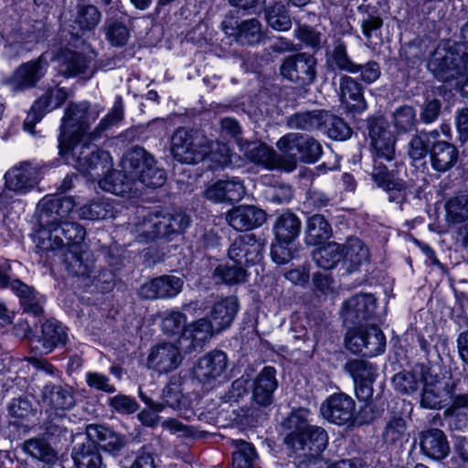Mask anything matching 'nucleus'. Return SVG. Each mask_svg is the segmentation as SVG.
I'll use <instances>...</instances> for the list:
<instances>
[{"label": "nucleus", "instance_id": "nucleus-1", "mask_svg": "<svg viewBox=\"0 0 468 468\" xmlns=\"http://www.w3.org/2000/svg\"><path fill=\"white\" fill-rule=\"evenodd\" d=\"M76 202L72 197L43 198L38 204L39 218L47 229L39 232L46 250L67 248L69 270L77 276H86L90 267L83 262L86 246L82 243L85 229L76 222L67 221Z\"/></svg>", "mask_w": 468, "mask_h": 468}, {"label": "nucleus", "instance_id": "nucleus-50", "mask_svg": "<svg viewBox=\"0 0 468 468\" xmlns=\"http://www.w3.org/2000/svg\"><path fill=\"white\" fill-rule=\"evenodd\" d=\"M214 276L227 284H236L246 281V271L239 266L221 264L214 271Z\"/></svg>", "mask_w": 468, "mask_h": 468}, {"label": "nucleus", "instance_id": "nucleus-22", "mask_svg": "<svg viewBox=\"0 0 468 468\" xmlns=\"http://www.w3.org/2000/svg\"><path fill=\"white\" fill-rule=\"evenodd\" d=\"M184 281L174 275H163L145 282L140 295L145 299L174 298L182 291Z\"/></svg>", "mask_w": 468, "mask_h": 468}, {"label": "nucleus", "instance_id": "nucleus-28", "mask_svg": "<svg viewBox=\"0 0 468 468\" xmlns=\"http://www.w3.org/2000/svg\"><path fill=\"white\" fill-rule=\"evenodd\" d=\"M420 441L422 453L431 459L442 460L449 454V442L443 431L439 429L423 431Z\"/></svg>", "mask_w": 468, "mask_h": 468}, {"label": "nucleus", "instance_id": "nucleus-61", "mask_svg": "<svg viewBox=\"0 0 468 468\" xmlns=\"http://www.w3.org/2000/svg\"><path fill=\"white\" fill-rule=\"evenodd\" d=\"M394 122L396 127L402 131H410L415 124V112L410 106H404L398 109L394 113Z\"/></svg>", "mask_w": 468, "mask_h": 468}, {"label": "nucleus", "instance_id": "nucleus-7", "mask_svg": "<svg viewBox=\"0 0 468 468\" xmlns=\"http://www.w3.org/2000/svg\"><path fill=\"white\" fill-rule=\"evenodd\" d=\"M239 311V303L234 297H225L215 302L208 313L207 318L197 320L195 330L196 339L203 341V344L211 338L214 334H218L229 328Z\"/></svg>", "mask_w": 468, "mask_h": 468}, {"label": "nucleus", "instance_id": "nucleus-26", "mask_svg": "<svg viewBox=\"0 0 468 468\" xmlns=\"http://www.w3.org/2000/svg\"><path fill=\"white\" fill-rule=\"evenodd\" d=\"M339 96L341 103L349 112H361L367 109L362 85L349 76L340 78Z\"/></svg>", "mask_w": 468, "mask_h": 468}, {"label": "nucleus", "instance_id": "nucleus-42", "mask_svg": "<svg viewBox=\"0 0 468 468\" xmlns=\"http://www.w3.org/2000/svg\"><path fill=\"white\" fill-rule=\"evenodd\" d=\"M237 451L233 453L232 468H254L257 453L252 444L242 441H233Z\"/></svg>", "mask_w": 468, "mask_h": 468}, {"label": "nucleus", "instance_id": "nucleus-30", "mask_svg": "<svg viewBox=\"0 0 468 468\" xmlns=\"http://www.w3.org/2000/svg\"><path fill=\"white\" fill-rule=\"evenodd\" d=\"M43 404L54 410H68L75 405L73 389L69 386L47 384L42 390Z\"/></svg>", "mask_w": 468, "mask_h": 468}, {"label": "nucleus", "instance_id": "nucleus-62", "mask_svg": "<svg viewBox=\"0 0 468 468\" xmlns=\"http://www.w3.org/2000/svg\"><path fill=\"white\" fill-rule=\"evenodd\" d=\"M65 59L64 73L68 76L82 73L87 68V61L80 54L68 52L65 55Z\"/></svg>", "mask_w": 468, "mask_h": 468}, {"label": "nucleus", "instance_id": "nucleus-25", "mask_svg": "<svg viewBox=\"0 0 468 468\" xmlns=\"http://www.w3.org/2000/svg\"><path fill=\"white\" fill-rule=\"evenodd\" d=\"M245 194L243 183L237 177L218 180L204 192L207 199L212 202L239 201Z\"/></svg>", "mask_w": 468, "mask_h": 468}, {"label": "nucleus", "instance_id": "nucleus-48", "mask_svg": "<svg viewBox=\"0 0 468 468\" xmlns=\"http://www.w3.org/2000/svg\"><path fill=\"white\" fill-rule=\"evenodd\" d=\"M447 221L452 224L460 223L468 218V195L451 199L446 204Z\"/></svg>", "mask_w": 468, "mask_h": 468}, {"label": "nucleus", "instance_id": "nucleus-64", "mask_svg": "<svg viewBox=\"0 0 468 468\" xmlns=\"http://www.w3.org/2000/svg\"><path fill=\"white\" fill-rule=\"evenodd\" d=\"M296 36L302 42L312 48L318 47L321 42L320 34L308 27H300Z\"/></svg>", "mask_w": 468, "mask_h": 468}, {"label": "nucleus", "instance_id": "nucleus-43", "mask_svg": "<svg viewBox=\"0 0 468 468\" xmlns=\"http://www.w3.org/2000/svg\"><path fill=\"white\" fill-rule=\"evenodd\" d=\"M327 64L333 69L345 70L352 74L357 73V63L353 62L348 57L346 47L342 42L335 46L327 58Z\"/></svg>", "mask_w": 468, "mask_h": 468}, {"label": "nucleus", "instance_id": "nucleus-52", "mask_svg": "<svg viewBox=\"0 0 468 468\" xmlns=\"http://www.w3.org/2000/svg\"><path fill=\"white\" fill-rule=\"evenodd\" d=\"M366 343L367 346L365 350V356H378L385 349V335L382 331L376 325H371L368 329H367Z\"/></svg>", "mask_w": 468, "mask_h": 468}, {"label": "nucleus", "instance_id": "nucleus-5", "mask_svg": "<svg viewBox=\"0 0 468 468\" xmlns=\"http://www.w3.org/2000/svg\"><path fill=\"white\" fill-rule=\"evenodd\" d=\"M370 147L373 157L371 177L377 186L388 193L389 201H399L405 196V183L388 171L384 161L395 156L396 139L384 120H375L369 125Z\"/></svg>", "mask_w": 468, "mask_h": 468}, {"label": "nucleus", "instance_id": "nucleus-44", "mask_svg": "<svg viewBox=\"0 0 468 468\" xmlns=\"http://www.w3.org/2000/svg\"><path fill=\"white\" fill-rule=\"evenodd\" d=\"M236 37L241 44L259 43L263 37L261 23L255 18L242 21L237 27Z\"/></svg>", "mask_w": 468, "mask_h": 468}, {"label": "nucleus", "instance_id": "nucleus-37", "mask_svg": "<svg viewBox=\"0 0 468 468\" xmlns=\"http://www.w3.org/2000/svg\"><path fill=\"white\" fill-rule=\"evenodd\" d=\"M406 420L394 415L387 421L383 431V440L387 444L402 446L409 441V432Z\"/></svg>", "mask_w": 468, "mask_h": 468}, {"label": "nucleus", "instance_id": "nucleus-56", "mask_svg": "<svg viewBox=\"0 0 468 468\" xmlns=\"http://www.w3.org/2000/svg\"><path fill=\"white\" fill-rule=\"evenodd\" d=\"M4 24V17H0V35L8 42V45L5 47L6 53L12 48H22L24 39L21 32L16 29V24L12 22L8 27H5Z\"/></svg>", "mask_w": 468, "mask_h": 468}, {"label": "nucleus", "instance_id": "nucleus-19", "mask_svg": "<svg viewBox=\"0 0 468 468\" xmlns=\"http://www.w3.org/2000/svg\"><path fill=\"white\" fill-rule=\"evenodd\" d=\"M66 340L67 333L62 324L56 320H48L41 326V337L31 338L29 346L36 354L47 355L59 345H64Z\"/></svg>", "mask_w": 468, "mask_h": 468}, {"label": "nucleus", "instance_id": "nucleus-10", "mask_svg": "<svg viewBox=\"0 0 468 468\" xmlns=\"http://www.w3.org/2000/svg\"><path fill=\"white\" fill-rule=\"evenodd\" d=\"M48 68V61L47 55L42 54L36 59L19 65L14 72L5 79V83L13 92L30 90L37 86L39 80L45 76Z\"/></svg>", "mask_w": 468, "mask_h": 468}, {"label": "nucleus", "instance_id": "nucleus-36", "mask_svg": "<svg viewBox=\"0 0 468 468\" xmlns=\"http://www.w3.org/2000/svg\"><path fill=\"white\" fill-rule=\"evenodd\" d=\"M429 369L423 367H415L410 372H402L394 376L393 384L400 393L410 394L418 390L422 385Z\"/></svg>", "mask_w": 468, "mask_h": 468}, {"label": "nucleus", "instance_id": "nucleus-13", "mask_svg": "<svg viewBox=\"0 0 468 468\" xmlns=\"http://www.w3.org/2000/svg\"><path fill=\"white\" fill-rule=\"evenodd\" d=\"M316 59L312 55L300 53L287 57L281 68V74L294 82L302 85L311 84L316 75Z\"/></svg>", "mask_w": 468, "mask_h": 468}, {"label": "nucleus", "instance_id": "nucleus-41", "mask_svg": "<svg viewBox=\"0 0 468 468\" xmlns=\"http://www.w3.org/2000/svg\"><path fill=\"white\" fill-rule=\"evenodd\" d=\"M343 258L348 268H356L368 261V249L357 238H350L343 248Z\"/></svg>", "mask_w": 468, "mask_h": 468}, {"label": "nucleus", "instance_id": "nucleus-12", "mask_svg": "<svg viewBox=\"0 0 468 468\" xmlns=\"http://www.w3.org/2000/svg\"><path fill=\"white\" fill-rule=\"evenodd\" d=\"M428 67L434 76L442 81L455 78L464 69L463 59L456 53V49L446 45H440L437 48Z\"/></svg>", "mask_w": 468, "mask_h": 468}, {"label": "nucleus", "instance_id": "nucleus-63", "mask_svg": "<svg viewBox=\"0 0 468 468\" xmlns=\"http://www.w3.org/2000/svg\"><path fill=\"white\" fill-rule=\"evenodd\" d=\"M360 73V79L366 84H371L378 80L381 75V69L378 62L374 60L367 61L366 64H357V73Z\"/></svg>", "mask_w": 468, "mask_h": 468}, {"label": "nucleus", "instance_id": "nucleus-59", "mask_svg": "<svg viewBox=\"0 0 468 468\" xmlns=\"http://www.w3.org/2000/svg\"><path fill=\"white\" fill-rule=\"evenodd\" d=\"M367 328H358L349 331L346 336V346L353 353H361L365 356Z\"/></svg>", "mask_w": 468, "mask_h": 468}, {"label": "nucleus", "instance_id": "nucleus-3", "mask_svg": "<svg viewBox=\"0 0 468 468\" xmlns=\"http://www.w3.org/2000/svg\"><path fill=\"white\" fill-rule=\"evenodd\" d=\"M311 413L306 409L293 410L283 421L284 443L295 452H303L306 468H363L361 458L341 459L330 464L319 458L327 447L328 435L324 429L312 425Z\"/></svg>", "mask_w": 468, "mask_h": 468}, {"label": "nucleus", "instance_id": "nucleus-17", "mask_svg": "<svg viewBox=\"0 0 468 468\" xmlns=\"http://www.w3.org/2000/svg\"><path fill=\"white\" fill-rule=\"evenodd\" d=\"M182 356L177 346L172 343H160L154 346L147 356V367L160 374L168 373L178 367Z\"/></svg>", "mask_w": 468, "mask_h": 468}, {"label": "nucleus", "instance_id": "nucleus-4", "mask_svg": "<svg viewBox=\"0 0 468 468\" xmlns=\"http://www.w3.org/2000/svg\"><path fill=\"white\" fill-rule=\"evenodd\" d=\"M122 170L105 171V176L99 181L100 187L113 195L133 197L143 186H162L166 179L165 172L155 165L152 154L142 147L127 151L121 162Z\"/></svg>", "mask_w": 468, "mask_h": 468}, {"label": "nucleus", "instance_id": "nucleus-49", "mask_svg": "<svg viewBox=\"0 0 468 468\" xmlns=\"http://www.w3.org/2000/svg\"><path fill=\"white\" fill-rule=\"evenodd\" d=\"M368 6H360L359 12L362 16L360 18L361 31L365 37L369 41L373 37L378 36V31L382 27V19L375 11L369 13L367 11Z\"/></svg>", "mask_w": 468, "mask_h": 468}, {"label": "nucleus", "instance_id": "nucleus-27", "mask_svg": "<svg viewBox=\"0 0 468 468\" xmlns=\"http://www.w3.org/2000/svg\"><path fill=\"white\" fill-rule=\"evenodd\" d=\"M173 223L167 216L149 213L135 226V231L143 240H151L157 237H169Z\"/></svg>", "mask_w": 468, "mask_h": 468}, {"label": "nucleus", "instance_id": "nucleus-6", "mask_svg": "<svg viewBox=\"0 0 468 468\" xmlns=\"http://www.w3.org/2000/svg\"><path fill=\"white\" fill-rule=\"evenodd\" d=\"M171 152L178 162L197 164L206 157L213 167H225L231 163L229 147L218 142H209L199 131L177 129L171 139Z\"/></svg>", "mask_w": 468, "mask_h": 468}, {"label": "nucleus", "instance_id": "nucleus-55", "mask_svg": "<svg viewBox=\"0 0 468 468\" xmlns=\"http://www.w3.org/2000/svg\"><path fill=\"white\" fill-rule=\"evenodd\" d=\"M101 13L94 5L80 7L76 17V23L83 30L93 29L101 21Z\"/></svg>", "mask_w": 468, "mask_h": 468}, {"label": "nucleus", "instance_id": "nucleus-23", "mask_svg": "<svg viewBox=\"0 0 468 468\" xmlns=\"http://www.w3.org/2000/svg\"><path fill=\"white\" fill-rule=\"evenodd\" d=\"M68 93L62 88L52 89L46 95L40 97L33 104L30 112L24 122L25 130L33 133L34 125L42 119L44 114L58 108L66 101Z\"/></svg>", "mask_w": 468, "mask_h": 468}, {"label": "nucleus", "instance_id": "nucleus-9", "mask_svg": "<svg viewBox=\"0 0 468 468\" xmlns=\"http://www.w3.org/2000/svg\"><path fill=\"white\" fill-rule=\"evenodd\" d=\"M277 147L283 153L282 160L285 163H282V169L288 172L296 167L298 159L314 163L322 154V147L314 139L296 133L282 137Z\"/></svg>", "mask_w": 468, "mask_h": 468}, {"label": "nucleus", "instance_id": "nucleus-21", "mask_svg": "<svg viewBox=\"0 0 468 468\" xmlns=\"http://www.w3.org/2000/svg\"><path fill=\"white\" fill-rule=\"evenodd\" d=\"M266 218L265 211L252 205L235 207L226 215L228 223L239 231L257 229L266 221Z\"/></svg>", "mask_w": 468, "mask_h": 468}, {"label": "nucleus", "instance_id": "nucleus-8", "mask_svg": "<svg viewBox=\"0 0 468 468\" xmlns=\"http://www.w3.org/2000/svg\"><path fill=\"white\" fill-rule=\"evenodd\" d=\"M302 229L300 218L292 212L278 216L273 224L275 241L271 246L272 260L278 264H284L292 259V245L299 237Z\"/></svg>", "mask_w": 468, "mask_h": 468}, {"label": "nucleus", "instance_id": "nucleus-15", "mask_svg": "<svg viewBox=\"0 0 468 468\" xmlns=\"http://www.w3.org/2000/svg\"><path fill=\"white\" fill-rule=\"evenodd\" d=\"M422 387L420 404L424 408H441L452 398L450 383L430 370L426 373Z\"/></svg>", "mask_w": 468, "mask_h": 468}, {"label": "nucleus", "instance_id": "nucleus-53", "mask_svg": "<svg viewBox=\"0 0 468 468\" xmlns=\"http://www.w3.org/2000/svg\"><path fill=\"white\" fill-rule=\"evenodd\" d=\"M123 109L121 99L116 101L112 111L100 122L96 131L88 135L89 139L95 140L99 133L116 124L122 119Z\"/></svg>", "mask_w": 468, "mask_h": 468}, {"label": "nucleus", "instance_id": "nucleus-29", "mask_svg": "<svg viewBox=\"0 0 468 468\" xmlns=\"http://www.w3.org/2000/svg\"><path fill=\"white\" fill-rule=\"evenodd\" d=\"M278 387L276 370L272 367H265L254 380L252 397L254 401L261 406H267L272 401V394Z\"/></svg>", "mask_w": 468, "mask_h": 468}, {"label": "nucleus", "instance_id": "nucleus-46", "mask_svg": "<svg viewBox=\"0 0 468 468\" xmlns=\"http://www.w3.org/2000/svg\"><path fill=\"white\" fill-rule=\"evenodd\" d=\"M24 451L33 458L45 463H52L57 459L55 451L40 439H31L25 441Z\"/></svg>", "mask_w": 468, "mask_h": 468}, {"label": "nucleus", "instance_id": "nucleus-60", "mask_svg": "<svg viewBox=\"0 0 468 468\" xmlns=\"http://www.w3.org/2000/svg\"><path fill=\"white\" fill-rule=\"evenodd\" d=\"M87 385L96 390L105 393H114L116 388L110 383V378L99 372H87L85 374Z\"/></svg>", "mask_w": 468, "mask_h": 468}, {"label": "nucleus", "instance_id": "nucleus-51", "mask_svg": "<svg viewBox=\"0 0 468 468\" xmlns=\"http://www.w3.org/2000/svg\"><path fill=\"white\" fill-rule=\"evenodd\" d=\"M438 136V132L432 131L430 133H420L413 137L410 143V156L413 160H420L425 157L428 153L429 144L431 143V139L435 140Z\"/></svg>", "mask_w": 468, "mask_h": 468}, {"label": "nucleus", "instance_id": "nucleus-34", "mask_svg": "<svg viewBox=\"0 0 468 468\" xmlns=\"http://www.w3.org/2000/svg\"><path fill=\"white\" fill-rule=\"evenodd\" d=\"M456 148L446 142H437L431 151V164L434 169L444 172L451 168L457 161Z\"/></svg>", "mask_w": 468, "mask_h": 468}, {"label": "nucleus", "instance_id": "nucleus-16", "mask_svg": "<svg viewBox=\"0 0 468 468\" xmlns=\"http://www.w3.org/2000/svg\"><path fill=\"white\" fill-rule=\"evenodd\" d=\"M356 403L354 399L344 394L336 393L328 397L321 405L322 416L328 421L343 425L352 420Z\"/></svg>", "mask_w": 468, "mask_h": 468}, {"label": "nucleus", "instance_id": "nucleus-2", "mask_svg": "<svg viewBox=\"0 0 468 468\" xmlns=\"http://www.w3.org/2000/svg\"><path fill=\"white\" fill-rule=\"evenodd\" d=\"M97 107L87 102L70 103L65 112L58 140L59 154L83 173L93 178L101 176L112 167V157L108 152L96 149L85 142L87 130L99 116Z\"/></svg>", "mask_w": 468, "mask_h": 468}, {"label": "nucleus", "instance_id": "nucleus-47", "mask_svg": "<svg viewBox=\"0 0 468 468\" xmlns=\"http://www.w3.org/2000/svg\"><path fill=\"white\" fill-rule=\"evenodd\" d=\"M266 19L271 27L279 31L291 28L292 21L283 4H275L266 10Z\"/></svg>", "mask_w": 468, "mask_h": 468}, {"label": "nucleus", "instance_id": "nucleus-14", "mask_svg": "<svg viewBox=\"0 0 468 468\" xmlns=\"http://www.w3.org/2000/svg\"><path fill=\"white\" fill-rule=\"evenodd\" d=\"M264 244L254 234L238 237L229 249V258L239 265H254L262 260Z\"/></svg>", "mask_w": 468, "mask_h": 468}, {"label": "nucleus", "instance_id": "nucleus-32", "mask_svg": "<svg viewBox=\"0 0 468 468\" xmlns=\"http://www.w3.org/2000/svg\"><path fill=\"white\" fill-rule=\"evenodd\" d=\"M87 435L99 447L110 452H117L124 445V439L121 435L104 426H88Z\"/></svg>", "mask_w": 468, "mask_h": 468}, {"label": "nucleus", "instance_id": "nucleus-35", "mask_svg": "<svg viewBox=\"0 0 468 468\" xmlns=\"http://www.w3.org/2000/svg\"><path fill=\"white\" fill-rule=\"evenodd\" d=\"M77 212L82 219L96 220L113 218L117 210L110 199L99 198L81 206Z\"/></svg>", "mask_w": 468, "mask_h": 468}, {"label": "nucleus", "instance_id": "nucleus-39", "mask_svg": "<svg viewBox=\"0 0 468 468\" xmlns=\"http://www.w3.org/2000/svg\"><path fill=\"white\" fill-rule=\"evenodd\" d=\"M332 229L324 216L315 214L308 218L305 242L308 245H318L330 238Z\"/></svg>", "mask_w": 468, "mask_h": 468}, {"label": "nucleus", "instance_id": "nucleus-45", "mask_svg": "<svg viewBox=\"0 0 468 468\" xmlns=\"http://www.w3.org/2000/svg\"><path fill=\"white\" fill-rule=\"evenodd\" d=\"M162 400L164 407L168 406L173 409H180L186 405V399L183 394L181 380L178 377H172L170 378V381L163 389Z\"/></svg>", "mask_w": 468, "mask_h": 468}, {"label": "nucleus", "instance_id": "nucleus-57", "mask_svg": "<svg viewBox=\"0 0 468 468\" xmlns=\"http://www.w3.org/2000/svg\"><path fill=\"white\" fill-rule=\"evenodd\" d=\"M328 136L335 140H346L351 136V129L339 117L331 116L325 121Z\"/></svg>", "mask_w": 468, "mask_h": 468}, {"label": "nucleus", "instance_id": "nucleus-31", "mask_svg": "<svg viewBox=\"0 0 468 468\" xmlns=\"http://www.w3.org/2000/svg\"><path fill=\"white\" fill-rule=\"evenodd\" d=\"M240 149L251 162L268 168L278 166L282 169V163H285L282 160L283 154L276 157L272 150L263 144L246 143L240 145Z\"/></svg>", "mask_w": 468, "mask_h": 468}, {"label": "nucleus", "instance_id": "nucleus-33", "mask_svg": "<svg viewBox=\"0 0 468 468\" xmlns=\"http://www.w3.org/2000/svg\"><path fill=\"white\" fill-rule=\"evenodd\" d=\"M71 456L77 468H101L102 462L98 446L90 439L74 446Z\"/></svg>", "mask_w": 468, "mask_h": 468}, {"label": "nucleus", "instance_id": "nucleus-58", "mask_svg": "<svg viewBox=\"0 0 468 468\" xmlns=\"http://www.w3.org/2000/svg\"><path fill=\"white\" fill-rule=\"evenodd\" d=\"M129 35V30L125 25L119 22H108L106 37L112 45L123 46L126 44Z\"/></svg>", "mask_w": 468, "mask_h": 468}, {"label": "nucleus", "instance_id": "nucleus-54", "mask_svg": "<svg viewBox=\"0 0 468 468\" xmlns=\"http://www.w3.org/2000/svg\"><path fill=\"white\" fill-rule=\"evenodd\" d=\"M108 405L112 411L128 415L138 410V404L134 398L123 394H118L108 399Z\"/></svg>", "mask_w": 468, "mask_h": 468}, {"label": "nucleus", "instance_id": "nucleus-20", "mask_svg": "<svg viewBox=\"0 0 468 468\" xmlns=\"http://www.w3.org/2000/svg\"><path fill=\"white\" fill-rule=\"evenodd\" d=\"M37 170L28 163L10 168L5 175V188L18 195H25L37 185Z\"/></svg>", "mask_w": 468, "mask_h": 468}, {"label": "nucleus", "instance_id": "nucleus-38", "mask_svg": "<svg viewBox=\"0 0 468 468\" xmlns=\"http://www.w3.org/2000/svg\"><path fill=\"white\" fill-rule=\"evenodd\" d=\"M342 246L335 242H329L326 245L317 248L313 252V259L318 267L324 270H331L342 261Z\"/></svg>", "mask_w": 468, "mask_h": 468}, {"label": "nucleus", "instance_id": "nucleus-18", "mask_svg": "<svg viewBox=\"0 0 468 468\" xmlns=\"http://www.w3.org/2000/svg\"><path fill=\"white\" fill-rule=\"evenodd\" d=\"M228 366L226 353L215 350L199 359L195 367V375L200 382L211 384L224 377Z\"/></svg>", "mask_w": 468, "mask_h": 468}, {"label": "nucleus", "instance_id": "nucleus-40", "mask_svg": "<svg viewBox=\"0 0 468 468\" xmlns=\"http://www.w3.org/2000/svg\"><path fill=\"white\" fill-rule=\"evenodd\" d=\"M346 369L351 374L356 384L360 385L361 389H367V395L370 394V388L376 377V369L363 360H352L346 364Z\"/></svg>", "mask_w": 468, "mask_h": 468}, {"label": "nucleus", "instance_id": "nucleus-11", "mask_svg": "<svg viewBox=\"0 0 468 468\" xmlns=\"http://www.w3.org/2000/svg\"><path fill=\"white\" fill-rule=\"evenodd\" d=\"M160 317L161 329L165 335L189 341V348H196L203 345V341L196 339L195 330L197 320L187 324L186 315L177 309L166 310L160 314Z\"/></svg>", "mask_w": 468, "mask_h": 468}, {"label": "nucleus", "instance_id": "nucleus-24", "mask_svg": "<svg viewBox=\"0 0 468 468\" xmlns=\"http://www.w3.org/2000/svg\"><path fill=\"white\" fill-rule=\"evenodd\" d=\"M376 309V299L371 294H359L348 299L342 310L346 321L360 324L371 319Z\"/></svg>", "mask_w": 468, "mask_h": 468}]
</instances>
